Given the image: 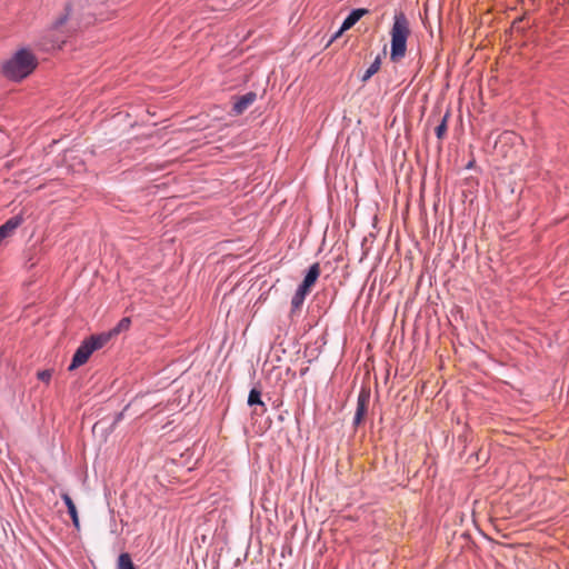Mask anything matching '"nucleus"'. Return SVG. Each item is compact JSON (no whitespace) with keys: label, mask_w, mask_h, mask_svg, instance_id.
Instances as JSON below:
<instances>
[{"label":"nucleus","mask_w":569,"mask_h":569,"mask_svg":"<svg viewBox=\"0 0 569 569\" xmlns=\"http://www.w3.org/2000/svg\"><path fill=\"white\" fill-rule=\"evenodd\" d=\"M71 6L64 7V12L60 14L50 27H48L40 38L38 39L36 47L42 51H51L61 48L70 36V29L67 22L70 18Z\"/></svg>","instance_id":"f257e3e1"},{"label":"nucleus","mask_w":569,"mask_h":569,"mask_svg":"<svg viewBox=\"0 0 569 569\" xmlns=\"http://www.w3.org/2000/svg\"><path fill=\"white\" fill-rule=\"evenodd\" d=\"M410 23L405 13H396L393 17V24L390 31V60L392 62H399L406 57L407 40L410 36Z\"/></svg>","instance_id":"f03ea898"},{"label":"nucleus","mask_w":569,"mask_h":569,"mask_svg":"<svg viewBox=\"0 0 569 569\" xmlns=\"http://www.w3.org/2000/svg\"><path fill=\"white\" fill-rule=\"evenodd\" d=\"M37 67V58L27 50H18L11 59L3 64V73L12 80H22L28 77Z\"/></svg>","instance_id":"7ed1b4c3"},{"label":"nucleus","mask_w":569,"mask_h":569,"mask_svg":"<svg viewBox=\"0 0 569 569\" xmlns=\"http://www.w3.org/2000/svg\"><path fill=\"white\" fill-rule=\"evenodd\" d=\"M108 342V336H92L84 340L76 350L69 370L72 371L78 367L84 365L93 351L102 348Z\"/></svg>","instance_id":"20e7f679"},{"label":"nucleus","mask_w":569,"mask_h":569,"mask_svg":"<svg viewBox=\"0 0 569 569\" xmlns=\"http://www.w3.org/2000/svg\"><path fill=\"white\" fill-rule=\"evenodd\" d=\"M257 99L254 92H247L246 94L237 98L232 106L233 114L238 116L243 113Z\"/></svg>","instance_id":"39448f33"},{"label":"nucleus","mask_w":569,"mask_h":569,"mask_svg":"<svg viewBox=\"0 0 569 569\" xmlns=\"http://www.w3.org/2000/svg\"><path fill=\"white\" fill-rule=\"evenodd\" d=\"M23 222V218L20 214H17L9 220H7L2 226H0V243L12 236L14 230Z\"/></svg>","instance_id":"423d86ee"},{"label":"nucleus","mask_w":569,"mask_h":569,"mask_svg":"<svg viewBox=\"0 0 569 569\" xmlns=\"http://www.w3.org/2000/svg\"><path fill=\"white\" fill-rule=\"evenodd\" d=\"M366 13H368V10L366 9H355L352 10L348 17L342 22V26L340 30L337 32L335 38H338L343 31L349 30L352 28Z\"/></svg>","instance_id":"0eeeda50"},{"label":"nucleus","mask_w":569,"mask_h":569,"mask_svg":"<svg viewBox=\"0 0 569 569\" xmlns=\"http://www.w3.org/2000/svg\"><path fill=\"white\" fill-rule=\"evenodd\" d=\"M368 403H369V395L366 392H360V395L358 397L356 415L353 418L355 427H358L362 422V420L367 413Z\"/></svg>","instance_id":"6e6552de"},{"label":"nucleus","mask_w":569,"mask_h":569,"mask_svg":"<svg viewBox=\"0 0 569 569\" xmlns=\"http://www.w3.org/2000/svg\"><path fill=\"white\" fill-rule=\"evenodd\" d=\"M310 293V291L303 289L302 287H298L296 293L293 295L291 299V309H290V316L295 317L300 313L301 308L305 303L306 297Z\"/></svg>","instance_id":"1a4fd4ad"},{"label":"nucleus","mask_w":569,"mask_h":569,"mask_svg":"<svg viewBox=\"0 0 569 569\" xmlns=\"http://www.w3.org/2000/svg\"><path fill=\"white\" fill-rule=\"evenodd\" d=\"M320 276V267L318 263H313L307 274L305 276L300 287H302L303 289L308 290V291H311V288L315 286L317 279L319 278Z\"/></svg>","instance_id":"9d476101"},{"label":"nucleus","mask_w":569,"mask_h":569,"mask_svg":"<svg viewBox=\"0 0 569 569\" xmlns=\"http://www.w3.org/2000/svg\"><path fill=\"white\" fill-rule=\"evenodd\" d=\"M248 405L250 407H253V406H259L260 407V411H258V409L253 410V412L257 413V415H262L266 411L264 403L261 400V393L257 389H251L250 390L249 397H248Z\"/></svg>","instance_id":"9b49d317"},{"label":"nucleus","mask_w":569,"mask_h":569,"mask_svg":"<svg viewBox=\"0 0 569 569\" xmlns=\"http://www.w3.org/2000/svg\"><path fill=\"white\" fill-rule=\"evenodd\" d=\"M61 498L67 506L68 513L70 515V517L72 519V523L74 525L76 528H79V517H78V511H77L74 502L72 501L71 497L67 492H62Z\"/></svg>","instance_id":"f8f14e48"},{"label":"nucleus","mask_w":569,"mask_h":569,"mask_svg":"<svg viewBox=\"0 0 569 569\" xmlns=\"http://www.w3.org/2000/svg\"><path fill=\"white\" fill-rule=\"evenodd\" d=\"M130 325H131V319L126 317V318H122L118 325L109 332L107 333L106 336H108V339L113 336V335H119L120 332L122 331H126L130 328Z\"/></svg>","instance_id":"ddd939ff"},{"label":"nucleus","mask_w":569,"mask_h":569,"mask_svg":"<svg viewBox=\"0 0 569 569\" xmlns=\"http://www.w3.org/2000/svg\"><path fill=\"white\" fill-rule=\"evenodd\" d=\"M117 569H136L129 553H121L119 556Z\"/></svg>","instance_id":"4468645a"},{"label":"nucleus","mask_w":569,"mask_h":569,"mask_svg":"<svg viewBox=\"0 0 569 569\" xmlns=\"http://www.w3.org/2000/svg\"><path fill=\"white\" fill-rule=\"evenodd\" d=\"M380 66H381V61H380V58L377 57L375 59V61L370 64V67L366 70L363 77H362V81H367L369 80L373 74H376L379 69H380Z\"/></svg>","instance_id":"2eb2a0df"},{"label":"nucleus","mask_w":569,"mask_h":569,"mask_svg":"<svg viewBox=\"0 0 569 569\" xmlns=\"http://www.w3.org/2000/svg\"><path fill=\"white\" fill-rule=\"evenodd\" d=\"M447 117L445 116L442 121L436 127V136L442 139L447 131Z\"/></svg>","instance_id":"dca6fc26"},{"label":"nucleus","mask_w":569,"mask_h":569,"mask_svg":"<svg viewBox=\"0 0 569 569\" xmlns=\"http://www.w3.org/2000/svg\"><path fill=\"white\" fill-rule=\"evenodd\" d=\"M51 377H52L51 370H42V371L38 372V379L46 383H49Z\"/></svg>","instance_id":"f3484780"},{"label":"nucleus","mask_w":569,"mask_h":569,"mask_svg":"<svg viewBox=\"0 0 569 569\" xmlns=\"http://www.w3.org/2000/svg\"><path fill=\"white\" fill-rule=\"evenodd\" d=\"M510 136H511V134H510V133H508V132L503 133L502 136H500V138H499V142L501 143V142H503V141H507V140L510 138Z\"/></svg>","instance_id":"a211bd4d"}]
</instances>
